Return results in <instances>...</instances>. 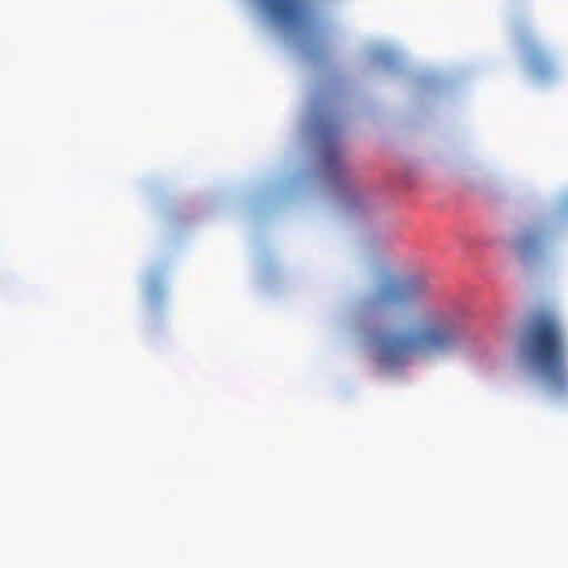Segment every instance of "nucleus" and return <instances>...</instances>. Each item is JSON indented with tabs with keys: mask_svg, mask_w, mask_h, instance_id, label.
I'll return each mask as SVG.
<instances>
[{
	"mask_svg": "<svg viewBox=\"0 0 568 568\" xmlns=\"http://www.w3.org/2000/svg\"><path fill=\"white\" fill-rule=\"evenodd\" d=\"M426 291L427 284L416 277L402 278L388 271L378 274L365 310L377 313L399 308L394 327L371 335L384 362L402 366L415 357L446 353L458 345L462 313L446 303L422 300Z\"/></svg>",
	"mask_w": 568,
	"mask_h": 568,
	"instance_id": "f257e3e1",
	"label": "nucleus"
},
{
	"mask_svg": "<svg viewBox=\"0 0 568 568\" xmlns=\"http://www.w3.org/2000/svg\"><path fill=\"white\" fill-rule=\"evenodd\" d=\"M521 348L550 393L568 392L567 341L562 322L554 311L542 308L530 316L523 333Z\"/></svg>",
	"mask_w": 568,
	"mask_h": 568,
	"instance_id": "f03ea898",
	"label": "nucleus"
},
{
	"mask_svg": "<svg viewBox=\"0 0 568 568\" xmlns=\"http://www.w3.org/2000/svg\"><path fill=\"white\" fill-rule=\"evenodd\" d=\"M274 21L290 30H302L310 20L306 0H263Z\"/></svg>",
	"mask_w": 568,
	"mask_h": 568,
	"instance_id": "7ed1b4c3",
	"label": "nucleus"
},
{
	"mask_svg": "<svg viewBox=\"0 0 568 568\" xmlns=\"http://www.w3.org/2000/svg\"><path fill=\"white\" fill-rule=\"evenodd\" d=\"M320 139V166L323 179L333 182L343 174V165L337 146V134L328 128L318 129Z\"/></svg>",
	"mask_w": 568,
	"mask_h": 568,
	"instance_id": "20e7f679",
	"label": "nucleus"
},
{
	"mask_svg": "<svg viewBox=\"0 0 568 568\" xmlns=\"http://www.w3.org/2000/svg\"><path fill=\"white\" fill-rule=\"evenodd\" d=\"M518 42L525 54L527 65L536 78L545 79L554 73V61L539 44L528 40L525 36H520Z\"/></svg>",
	"mask_w": 568,
	"mask_h": 568,
	"instance_id": "39448f33",
	"label": "nucleus"
},
{
	"mask_svg": "<svg viewBox=\"0 0 568 568\" xmlns=\"http://www.w3.org/2000/svg\"><path fill=\"white\" fill-rule=\"evenodd\" d=\"M545 242V236L537 229L525 231L516 242L517 252L524 257H531L539 252Z\"/></svg>",
	"mask_w": 568,
	"mask_h": 568,
	"instance_id": "423d86ee",
	"label": "nucleus"
}]
</instances>
